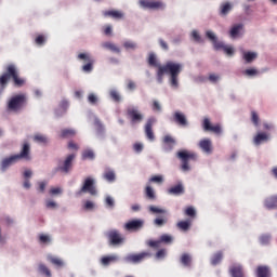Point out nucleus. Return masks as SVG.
I'll use <instances>...</instances> for the list:
<instances>
[{"instance_id":"f257e3e1","label":"nucleus","mask_w":277,"mask_h":277,"mask_svg":"<svg viewBox=\"0 0 277 277\" xmlns=\"http://www.w3.org/2000/svg\"><path fill=\"white\" fill-rule=\"evenodd\" d=\"M183 70V65L181 63H175L172 61L167 62L164 65L160 66L157 70V77L159 83L163 81L164 75H170V83L172 88H179V75Z\"/></svg>"},{"instance_id":"f03ea898","label":"nucleus","mask_w":277,"mask_h":277,"mask_svg":"<svg viewBox=\"0 0 277 277\" xmlns=\"http://www.w3.org/2000/svg\"><path fill=\"white\" fill-rule=\"evenodd\" d=\"M11 78L13 79V83L14 85H16V88H23V84L25 83V79L18 77V69H16V65L10 64L6 66V72H4L0 77L1 90H5L8 82L10 81Z\"/></svg>"},{"instance_id":"7ed1b4c3","label":"nucleus","mask_w":277,"mask_h":277,"mask_svg":"<svg viewBox=\"0 0 277 277\" xmlns=\"http://www.w3.org/2000/svg\"><path fill=\"white\" fill-rule=\"evenodd\" d=\"M21 159H24L25 161H31V146L29 143H24L22 146V150L19 154L10 156L8 158H4L1 162L2 170H8L10 166L13 163H16L17 161H21Z\"/></svg>"},{"instance_id":"20e7f679","label":"nucleus","mask_w":277,"mask_h":277,"mask_svg":"<svg viewBox=\"0 0 277 277\" xmlns=\"http://www.w3.org/2000/svg\"><path fill=\"white\" fill-rule=\"evenodd\" d=\"M25 103H27L25 94L14 95L8 103V109L9 111H21L25 107Z\"/></svg>"},{"instance_id":"39448f33","label":"nucleus","mask_w":277,"mask_h":277,"mask_svg":"<svg viewBox=\"0 0 277 277\" xmlns=\"http://www.w3.org/2000/svg\"><path fill=\"white\" fill-rule=\"evenodd\" d=\"M177 158L182 161L183 172L189 171V161H196V155L188 153L187 150H182L177 153Z\"/></svg>"},{"instance_id":"423d86ee","label":"nucleus","mask_w":277,"mask_h":277,"mask_svg":"<svg viewBox=\"0 0 277 277\" xmlns=\"http://www.w3.org/2000/svg\"><path fill=\"white\" fill-rule=\"evenodd\" d=\"M94 179L87 177L83 182L81 189L78 192V195L81 196V194H90V196H96L98 192L96 190V186L94 185Z\"/></svg>"},{"instance_id":"0eeeda50","label":"nucleus","mask_w":277,"mask_h":277,"mask_svg":"<svg viewBox=\"0 0 277 277\" xmlns=\"http://www.w3.org/2000/svg\"><path fill=\"white\" fill-rule=\"evenodd\" d=\"M110 246H122L124 243V236L118 229H111L106 234Z\"/></svg>"},{"instance_id":"6e6552de","label":"nucleus","mask_w":277,"mask_h":277,"mask_svg":"<svg viewBox=\"0 0 277 277\" xmlns=\"http://www.w3.org/2000/svg\"><path fill=\"white\" fill-rule=\"evenodd\" d=\"M72 161H75V154H70L66 157L63 162H60L55 172H62L63 174H68L72 170Z\"/></svg>"},{"instance_id":"1a4fd4ad","label":"nucleus","mask_w":277,"mask_h":277,"mask_svg":"<svg viewBox=\"0 0 277 277\" xmlns=\"http://www.w3.org/2000/svg\"><path fill=\"white\" fill-rule=\"evenodd\" d=\"M151 256H153V253L150 251H143L141 253L129 254L126 258V261L128 263L137 264V263H142L143 261H146V259H150Z\"/></svg>"},{"instance_id":"9d476101","label":"nucleus","mask_w":277,"mask_h":277,"mask_svg":"<svg viewBox=\"0 0 277 277\" xmlns=\"http://www.w3.org/2000/svg\"><path fill=\"white\" fill-rule=\"evenodd\" d=\"M127 116L130 118L132 124H140L144 120V115L133 106L127 108Z\"/></svg>"},{"instance_id":"9b49d317","label":"nucleus","mask_w":277,"mask_h":277,"mask_svg":"<svg viewBox=\"0 0 277 277\" xmlns=\"http://www.w3.org/2000/svg\"><path fill=\"white\" fill-rule=\"evenodd\" d=\"M123 228L129 233H137V230H142V228H144V220L142 219L131 220L123 225Z\"/></svg>"},{"instance_id":"f8f14e48","label":"nucleus","mask_w":277,"mask_h":277,"mask_svg":"<svg viewBox=\"0 0 277 277\" xmlns=\"http://www.w3.org/2000/svg\"><path fill=\"white\" fill-rule=\"evenodd\" d=\"M78 60H82L87 64L82 66L83 72H92L94 70V60L88 53L78 54Z\"/></svg>"},{"instance_id":"ddd939ff","label":"nucleus","mask_w":277,"mask_h":277,"mask_svg":"<svg viewBox=\"0 0 277 277\" xmlns=\"http://www.w3.org/2000/svg\"><path fill=\"white\" fill-rule=\"evenodd\" d=\"M138 3L144 10H163L164 8L163 2L161 1L140 0Z\"/></svg>"},{"instance_id":"4468645a","label":"nucleus","mask_w":277,"mask_h":277,"mask_svg":"<svg viewBox=\"0 0 277 277\" xmlns=\"http://www.w3.org/2000/svg\"><path fill=\"white\" fill-rule=\"evenodd\" d=\"M202 127L203 131H211V133H215L216 135H220V133H222V126H220V123L212 126L209 118L203 119Z\"/></svg>"},{"instance_id":"2eb2a0df","label":"nucleus","mask_w":277,"mask_h":277,"mask_svg":"<svg viewBox=\"0 0 277 277\" xmlns=\"http://www.w3.org/2000/svg\"><path fill=\"white\" fill-rule=\"evenodd\" d=\"M155 122V118H149L145 124V135L149 142H155V132H153V126Z\"/></svg>"},{"instance_id":"dca6fc26","label":"nucleus","mask_w":277,"mask_h":277,"mask_svg":"<svg viewBox=\"0 0 277 277\" xmlns=\"http://www.w3.org/2000/svg\"><path fill=\"white\" fill-rule=\"evenodd\" d=\"M103 16L105 18H115L116 21H120L124 18V13L117 10L103 11Z\"/></svg>"},{"instance_id":"f3484780","label":"nucleus","mask_w":277,"mask_h":277,"mask_svg":"<svg viewBox=\"0 0 277 277\" xmlns=\"http://www.w3.org/2000/svg\"><path fill=\"white\" fill-rule=\"evenodd\" d=\"M256 277H271L272 271H269V266L260 265L255 269Z\"/></svg>"},{"instance_id":"a211bd4d","label":"nucleus","mask_w":277,"mask_h":277,"mask_svg":"<svg viewBox=\"0 0 277 277\" xmlns=\"http://www.w3.org/2000/svg\"><path fill=\"white\" fill-rule=\"evenodd\" d=\"M229 273L232 277H245L243 275V266L240 264H234L229 268Z\"/></svg>"},{"instance_id":"6ab92c4d","label":"nucleus","mask_w":277,"mask_h":277,"mask_svg":"<svg viewBox=\"0 0 277 277\" xmlns=\"http://www.w3.org/2000/svg\"><path fill=\"white\" fill-rule=\"evenodd\" d=\"M263 142H269V134L265 132H259L253 138V143L255 146H260V144H263Z\"/></svg>"},{"instance_id":"aec40b11","label":"nucleus","mask_w":277,"mask_h":277,"mask_svg":"<svg viewBox=\"0 0 277 277\" xmlns=\"http://www.w3.org/2000/svg\"><path fill=\"white\" fill-rule=\"evenodd\" d=\"M168 194L171 196H182V194H185V187H183V184H176L168 189Z\"/></svg>"},{"instance_id":"412c9836","label":"nucleus","mask_w":277,"mask_h":277,"mask_svg":"<svg viewBox=\"0 0 277 277\" xmlns=\"http://www.w3.org/2000/svg\"><path fill=\"white\" fill-rule=\"evenodd\" d=\"M174 122L180 127H187V118L180 111H175L173 115Z\"/></svg>"},{"instance_id":"4be33fe9","label":"nucleus","mask_w":277,"mask_h":277,"mask_svg":"<svg viewBox=\"0 0 277 277\" xmlns=\"http://www.w3.org/2000/svg\"><path fill=\"white\" fill-rule=\"evenodd\" d=\"M163 144H164V150L170 151L176 145V141L171 135H166L163 137Z\"/></svg>"},{"instance_id":"5701e85b","label":"nucleus","mask_w":277,"mask_h":277,"mask_svg":"<svg viewBox=\"0 0 277 277\" xmlns=\"http://www.w3.org/2000/svg\"><path fill=\"white\" fill-rule=\"evenodd\" d=\"M264 207L266 209H277V196H271L265 199Z\"/></svg>"},{"instance_id":"b1692460","label":"nucleus","mask_w":277,"mask_h":277,"mask_svg":"<svg viewBox=\"0 0 277 277\" xmlns=\"http://www.w3.org/2000/svg\"><path fill=\"white\" fill-rule=\"evenodd\" d=\"M241 31H243V24H235L229 30V36L230 38H237Z\"/></svg>"},{"instance_id":"393cba45","label":"nucleus","mask_w":277,"mask_h":277,"mask_svg":"<svg viewBox=\"0 0 277 277\" xmlns=\"http://www.w3.org/2000/svg\"><path fill=\"white\" fill-rule=\"evenodd\" d=\"M199 147L201 148V150H203V153H211L212 147H211V140L209 138H203L199 142Z\"/></svg>"},{"instance_id":"a878e982","label":"nucleus","mask_w":277,"mask_h":277,"mask_svg":"<svg viewBox=\"0 0 277 277\" xmlns=\"http://www.w3.org/2000/svg\"><path fill=\"white\" fill-rule=\"evenodd\" d=\"M116 261H118V255H106L101 259V263L104 265V267L111 265V263H116Z\"/></svg>"},{"instance_id":"bb28decb","label":"nucleus","mask_w":277,"mask_h":277,"mask_svg":"<svg viewBox=\"0 0 277 277\" xmlns=\"http://www.w3.org/2000/svg\"><path fill=\"white\" fill-rule=\"evenodd\" d=\"M176 226L180 230L187 233V230H189V228H192V220L188 219L186 221H180V222H177Z\"/></svg>"},{"instance_id":"cd10ccee","label":"nucleus","mask_w":277,"mask_h":277,"mask_svg":"<svg viewBox=\"0 0 277 277\" xmlns=\"http://www.w3.org/2000/svg\"><path fill=\"white\" fill-rule=\"evenodd\" d=\"M103 179L108 181V183H114V181H116V172H114L111 169H106L104 171Z\"/></svg>"},{"instance_id":"c85d7f7f","label":"nucleus","mask_w":277,"mask_h":277,"mask_svg":"<svg viewBox=\"0 0 277 277\" xmlns=\"http://www.w3.org/2000/svg\"><path fill=\"white\" fill-rule=\"evenodd\" d=\"M222 259H224V253H222V251H217L211 258V265H220V263H222Z\"/></svg>"},{"instance_id":"c756f323","label":"nucleus","mask_w":277,"mask_h":277,"mask_svg":"<svg viewBox=\"0 0 277 277\" xmlns=\"http://www.w3.org/2000/svg\"><path fill=\"white\" fill-rule=\"evenodd\" d=\"M77 135V132L74 129H63L61 131V137L68 138V137H75Z\"/></svg>"},{"instance_id":"7c9ffc66","label":"nucleus","mask_w":277,"mask_h":277,"mask_svg":"<svg viewBox=\"0 0 277 277\" xmlns=\"http://www.w3.org/2000/svg\"><path fill=\"white\" fill-rule=\"evenodd\" d=\"M233 10V5L230 3L226 2L221 5L220 15L221 16H227V14Z\"/></svg>"},{"instance_id":"2f4dec72","label":"nucleus","mask_w":277,"mask_h":277,"mask_svg":"<svg viewBox=\"0 0 277 277\" xmlns=\"http://www.w3.org/2000/svg\"><path fill=\"white\" fill-rule=\"evenodd\" d=\"M181 263L184 267H192V256L187 253L182 254Z\"/></svg>"},{"instance_id":"473e14b6","label":"nucleus","mask_w":277,"mask_h":277,"mask_svg":"<svg viewBox=\"0 0 277 277\" xmlns=\"http://www.w3.org/2000/svg\"><path fill=\"white\" fill-rule=\"evenodd\" d=\"M148 64L150 66H153L154 68H158L159 70V67L162 66L160 65L158 62H157V56L155 55V53H149V56H148Z\"/></svg>"},{"instance_id":"72a5a7b5","label":"nucleus","mask_w":277,"mask_h":277,"mask_svg":"<svg viewBox=\"0 0 277 277\" xmlns=\"http://www.w3.org/2000/svg\"><path fill=\"white\" fill-rule=\"evenodd\" d=\"M243 60L245 62H247V64H251V62H254V60H256V53L243 52Z\"/></svg>"},{"instance_id":"f704fd0d","label":"nucleus","mask_w":277,"mask_h":277,"mask_svg":"<svg viewBox=\"0 0 277 277\" xmlns=\"http://www.w3.org/2000/svg\"><path fill=\"white\" fill-rule=\"evenodd\" d=\"M104 49H108L109 51H113V53H120V48H118L116 44L111 42H105L102 44Z\"/></svg>"},{"instance_id":"c9c22d12","label":"nucleus","mask_w":277,"mask_h":277,"mask_svg":"<svg viewBox=\"0 0 277 277\" xmlns=\"http://www.w3.org/2000/svg\"><path fill=\"white\" fill-rule=\"evenodd\" d=\"M145 196L148 200H155L157 196L155 195V190L150 186H146Z\"/></svg>"},{"instance_id":"e433bc0d","label":"nucleus","mask_w":277,"mask_h":277,"mask_svg":"<svg viewBox=\"0 0 277 277\" xmlns=\"http://www.w3.org/2000/svg\"><path fill=\"white\" fill-rule=\"evenodd\" d=\"M155 226L161 227L168 224V216H162L154 220Z\"/></svg>"},{"instance_id":"4c0bfd02","label":"nucleus","mask_w":277,"mask_h":277,"mask_svg":"<svg viewBox=\"0 0 277 277\" xmlns=\"http://www.w3.org/2000/svg\"><path fill=\"white\" fill-rule=\"evenodd\" d=\"M148 210L150 213H160L161 215H166V213H168L166 209H161L156 206H149Z\"/></svg>"},{"instance_id":"58836bf2","label":"nucleus","mask_w":277,"mask_h":277,"mask_svg":"<svg viewBox=\"0 0 277 277\" xmlns=\"http://www.w3.org/2000/svg\"><path fill=\"white\" fill-rule=\"evenodd\" d=\"M109 96L115 101V103H120V101H122V97H120V93H118V91L116 90H110Z\"/></svg>"},{"instance_id":"ea45409f","label":"nucleus","mask_w":277,"mask_h":277,"mask_svg":"<svg viewBox=\"0 0 277 277\" xmlns=\"http://www.w3.org/2000/svg\"><path fill=\"white\" fill-rule=\"evenodd\" d=\"M50 263H52V265H55L56 267H64V261L58 258H50Z\"/></svg>"},{"instance_id":"a19ab883","label":"nucleus","mask_w":277,"mask_h":277,"mask_svg":"<svg viewBox=\"0 0 277 277\" xmlns=\"http://www.w3.org/2000/svg\"><path fill=\"white\" fill-rule=\"evenodd\" d=\"M34 140H35V142H38V144H47L49 142L47 136H44L42 134H36Z\"/></svg>"},{"instance_id":"79ce46f5","label":"nucleus","mask_w":277,"mask_h":277,"mask_svg":"<svg viewBox=\"0 0 277 277\" xmlns=\"http://www.w3.org/2000/svg\"><path fill=\"white\" fill-rule=\"evenodd\" d=\"M259 114L254 110L251 111V122L254 124V127H259L260 122Z\"/></svg>"},{"instance_id":"37998d69","label":"nucleus","mask_w":277,"mask_h":277,"mask_svg":"<svg viewBox=\"0 0 277 277\" xmlns=\"http://www.w3.org/2000/svg\"><path fill=\"white\" fill-rule=\"evenodd\" d=\"M269 241H272V236H269V235H262V236L260 237V243H261L262 246H267V245H269Z\"/></svg>"},{"instance_id":"c03bdc74","label":"nucleus","mask_w":277,"mask_h":277,"mask_svg":"<svg viewBox=\"0 0 277 277\" xmlns=\"http://www.w3.org/2000/svg\"><path fill=\"white\" fill-rule=\"evenodd\" d=\"M39 272H40L41 274H44V275L48 276V277H51V271H50L49 267H47V265H44V264H40V265H39Z\"/></svg>"},{"instance_id":"a18cd8bd","label":"nucleus","mask_w":277,"mask_h":277,"mask_svg":"<svg viewBox=\"0 0 277 277\" xmlns=\"http://www.w3.org/2000/svg\"><path fill=\"white\" fill-rule=\"evenodd\" d=\"M146 243L149 248H155L157 250L161 246V240H147Z\"/></svg>"},{"instance_id":"49530a36","label":"nucleus","mask_w":277,"mask_h":277,"mask_svg":"<svg viewBox=\"0 0 277 277\" xmlns=\"http://www.w3.org/2000/svg\"><path fill=\"white\" fill-rule=\"evenodd\" d=\"M88 102L91 105H96V103H98V97L96 96V94L90 93L89 96H88Z\"/></svg>"},{"instance_id":"de8ad7c7","label":"nucleus","mask_w":277,"mask_h":277,"mask_svg":"<svg viewBox=\"0 0 277 277\" xmlns=\"http://www.w3.org/2000/svg\"><path fill=\"white\" fill-rule=\"evenodd\" d=\"M82 159H94V151L87 149L82 153Z\"/></svg>"},{"instance_id":"09e8293b","label":"nucleus","mask_w":277,"mask_h":277,"mask_svg":"<svg viewBox=\"0 0 277 277\" xmlns=\"http://www.w3.org/2000/svg\"><path fill=\"white\" fill-rule=\"evenodd\" d=\"M150 183H158V185H161L163 183V176L161 175H154L150 177Z\"/></svg>"},{"instance_id":"8fccbe9b","label":"nucleus","mask_w":277,"mask_h":277,"mask_svg":"<svg viewBox=\"0 0 277 277\" xmlns=\"http://www.w3.org/2000/svg\"><path fill=\"white\" fill-rule=\"evenodd\" d=\"M185 215L188 217H196V210L193 207H188L185 210Z\"/></svg>"},{"instance_id":"3c124183","label":"nucleus","mask_w":277,"mask_h":277,"mask_svg":"<svg viewBox=\"0 0 277 277\" xmlns=\"http://www.w3.org/2000/svg\"><path fill=\"white\" fill-rule=\"evenodd\" d=\"M160 243H170L172 241V236L164 234L160 237Z\"/></svg>"},{"instance_id":"603ef678","label":"nucleus","mask_w":277,"mask_h":277,"mask_svg":"<svg viewBox=\"0 0 277 277\" xmlns=\"http://www.w3.org/2000/svg\"><path fill=\"white\" fill-rule=\"evenodd\" d=\"M123 47H124V49H127V50H129V49H132V50L137 49V44H136L135 42H133V41H126V42L123 43Z\"/></svg>"},{"instance_id":"864d4df0","label":"nucleus","mask_w":277,"mask_h":277,"mask_svg":"<svg viewBox=\"0 0 277 277\" xmlns=\"http://www.w3.org/2000/svg\"><path fill=\"white\" fill-rule=\"evenodd\" d=\"M39 241H40V243H51V237H49L44 234H41L39 236Z\"/></svg>"},{"instance_id":"5fc2aeb1","label":"nucleus","mask_w":277,"mask_h":277,"mask_svg":"<svg viewBox=\"0 0 277 277\" xmlns=\"http://www.w3.org/2000/svg\"><path fill=\"white\" fill-rule=\"evenodd\" d=\"M245 75H247V77H255V75H259V70L254 68L246 69Z\"/></svg>"},{"instance_id":"6e6d98bb","label":"nucleus","mask_w":277,"mask_h":277,"mask_svg":"<svg viewBox=\"0 0 277 277\" xmlns=\"http://www.w3.org/2000/svg\"><path fill=\"white\" fill-rule=\"evenodd\" d=\"M215 51H220V49H223L226 47L223 42L217 41V39L212 43Z\"/></svg>"},{"instance_id":"4d7b16f0","label":"nucleus","mask_w":277,"mask_h":277,"mask_svg":"<svg viewBox=\"0 0 277 277\" xmlns=\"http://www.w3.org/2000/svg\"><path fill=\"white\" fill-rule=\"evenodd\" d=\"M105 203L107 207H109V209H114V198H111V196H107L105 199Z\"/></svg>"},{"instance_id":"13d9d810","label":"nucleus","mask_w":277,"mask_h":277,"mask_svg":"<svg viewBox=\"0 0 277 277\" xmlns=\"http://www.w3.org/2000/svg\"><path fill=\"white\" fill-rule=\"evenodd\" d=\"M156 259L161 260L166 259V249H160L156 253Z\"/></svg>"},{"instance_id":"bf43d9fd","label":"nucleus","mask_w":277,"mask_h":277,"mask_svg":"<svg viewBox=\"0 0 277 277\" xmlns=\"http://www.w3.org/2000/svg\"><path fill=\"white\" fill-rule=\"evenodd\" d=\"M45 207L47 209H57V203L55 201L48 200L45 201Z\"/></svg>"},{"instance_id":"052dcab7","label":"nucleus","mask_w":277,"mask_h":277,"mask_svg":"<svg viewBox=\"0 0 277 277\" xmlns=\"http://www.w3.org/2000/svg\"><path fill=\"white\" fill-rule=\"evenodd\" d=\"M223 51H224V53H226V55H234V53H235V50L233 49V47H228V45H225L223 48Z\"/></svg>"},{"instance_id":"680f3d73","label":"nucleus","mask_w":277,"mask_h":277,"mask_svg":"<svg viewBox=\"0 0 277 277\" xmlns=\"http://www.w3.org/2000/svg\"><path fill=\"white\" fill-rule=\"evenodd\" d=\"M206 36L207 38H209V40H211L212 43H214L217 40V37H215V34H213L212 31H207Z\"/></svg>"},{"instance_id":"e2e57ef3","label":"nucleus","mask_w":277,"mask_h":277,"mask_svg":"<svg viewBox=\"0 0 277 277\" xmlns=\"http://www.w3.org/2000/svg\"><path fill=\"white\" fill-rule=\"evenodd\" d=\"M60 194H62V189L60 187L50 189V196H57Z\"/></svg>"},{"instance_id":"0e129e2a","label":"nucleus","mask_w":277,"mask_h":277,"mask_svg":"<svg viewBox=\"0 0 277 277\" xmlns=\"http://www.w3.org/2000/svg\"><path fill=\"white\" fill-rule=\"evenodd\" d=\"M84 209H85L87 211H91V209H94V202H92V201H90V200H87V201L84 202Z\"/></svg>"},{"instance_id":"69168bd1","label":"nucleus","mask_w":277,"mask_h":277,"mask_svg":"<svg viewBox=\"0 0 277 277\" xmlns=\"http://www.w3.org/2000/svg\"><path fill=\"white\" fill-rule=\"evenodd\" d=\"M36 44L42 45L44 44V36L39 35L36 39H35Z\"/></svg>"},{"instance_id":"338daca9","label":"nucleus","mask_w":277,"mask_h":277,"mask_svg":"<svg viewBox=\"0 0 277 277\" xmlns=\"http://www.w3.org/2000/svg\"><path fill=\"white\" fill-rule=\"evenodd\" d=\"M153 110L154 111H161V105L159 104V102H157V101L153 102Z\"/></svg>"},{"instance_id":"774afa93","label":"nucleus","mask_w":277,"mask_h":277,"mask_svg":"<svg viewBox=\"0 0 277 277\" xmlns=\"http://www.w3.org/2000/svg\"><path fill=\"white\" fill-rule=\"evenodd\" d=\"M127 88H128V90H135L136 84L133 80H128Z\"/></svg>"}]
</instances>
